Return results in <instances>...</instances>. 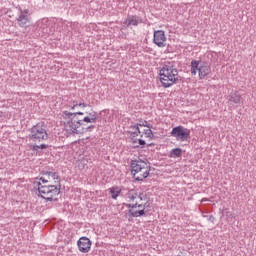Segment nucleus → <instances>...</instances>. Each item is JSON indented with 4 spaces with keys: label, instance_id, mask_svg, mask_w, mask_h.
I'll return each instance as SVG.
<instances>
[{
    "label": "nucleus",
    "instance_id": "9d476101",
    "mask_svg": "<svg viewBox=\"0 0 256 256\" xmlns=\"http://www.w3.org/2000/svg\"><path fill=\"white\" fill-rule=\"evenodd\" d=\"M153 42L157 45V47H160V48L167 47V36L165 35V31L163 30L154 31Z\"/></svg>",
    "mask_w": 256,
    "mask_h": 256
},
{
    "label": "nucleus",
    "instance_id": "f03ea898",
    "mask_svg": "<svg viewBox=\"0 0 256 256\" xmlns=\"http://www.w3.org/2000/svg\"><path fill=\"white\" fill-rule=\"evenodd\" d=\"M38 193L46 201H57L61 193L59 175L55 172L43 174L36 182Z\"/></svg>",
    "mask_w": 256,
    "mask_h": 256
},
{
    "label": "nucleus",
    "instance_id": "20e7f679",
    "mask_svg": "<svg viewBox=\"0 0 256 256\" xmlns=\"http://www.w3.org/2000/svg\"><path fill=\"white\" fill-rule=\"evenodd\" d=\"M159 79L162 87L169 89V87H173V85L179 83V71L171 66L165 65L159 70Z\"/></svg>",
    "mask_w": 256,
    "mask_h": 256
},
{
    "label": "nucleus",
    "instance_id": "6ab92c4d",
    "mask_svg": "<svg viewBox=\"0 0 256 256\" xmlns=\"http://www.w3.org/2000/svg\"><path fill=\"white\" fill-rule=\"evenodd\" d=\"M203 201H207V198H203V199H202V203H203Z\"/></svg>",
    "mask_w": 256,
    "mask_h": 256
},
{
    "label": "nucleus",
    "instance_id": "f3484780",
    "mask_svg": "<svg viewBox=\"0 0 256 256\" xmlns=\"http://www.w3.org/2000/svg\"><path fill=\"white\" fill-rule=\"evenodd\" d=\"M37 149H47V145L41 144L40 146H36Z\"/></svg>",
    "mask_w": 256,
    "mask_h": 256
},
{
    "label": "nucleus",
    "instance_id": "2eb2a0df",
    "mask_svg": "<svg viewBox=\"0 0 256 256\" xmlns=\"http://www.w3.org/2000/svg\"><path fill=\"white\" fill-rule=\"evenodd\" d=\"M110 195L112 199H117L119 195H121V189L119 187L109 188Z\"/></svg>",
    "mask_w": 256,
    "mask_h": 256
},
{
    "label": "nucleus",
    "instance_id": "dca6fc26",
    "mask_svg": "<svg viewBox=\"0 0 256 256\" xmlns=\"http://www.w3.org/2000/svg\"><path fill=\"white\" fill-rule=\"evenodd\" d=\"M229 101H231V103L239 104L241 103V95L233 94L230 96Z\"/></svg>",
    "mask_w": 256,
    "mask_h": 256
},
{
    "label": "nucleus",
    "instance_id": "9b49d317",
    "mask_svg": "<svg viewBox=\"0 0 256 256\" xmlns=\"http://www.w3.org/2000/svg\"><path fill=\"white\" fill-rule=\"evenodd\" d=\"M16 21L19 27L27 29V27H29V9H20V13Z\"/></svg>",
    "mask_w": 256,
    "mask_h": 256
},
{
    "label": "nucleus",
    "instance_id": "6e6552de",
    "mask_svg": "<svg viewBox=\"0 0 256 256\" xmlns=\"http://www.w3.org/2000/svg\"><path fill=\"white\" fill-rule=\"evenodd\" d=\"M198 75L200 79H205L207 75L211 73V66L206 62H199L197 60H193L191 62V73L192 75Z\"/></svg>",
    "mask_w": 256,
    "mask_h": 256
},
{
    "label": "nucleus",
    "instance_id": "f8f14e48",
    "mask_svg": "<svg viewBox=\"0 0 256 256\" xmlns=\"http://www.w3.org/2000/svg\"><path fill=\"white\" fill-rule=\"evenodd\" d=\"M91 245L92 242L87 237H81L77 242L78 249L81 253H89L91 251Z\"/></svg>",
    "mask_w": 256,
    "mask_h": 256
},
{
    "label": "nucleus",
    "instance_id": "ddd939ff",
    "mask_svg": "<svg viewBox=\"0 0 256 256\" xmlns=\"http://www.w3.org/2000/svg\"><path fill=\"white\" fill-rule=\"evenodd\" d=\"M139 23H140L139 17H137L135 15H129L124 20L123 27H131V26L137 27V25H139Z\"/></svg>",
    "mask_w": 256,
    "mask_h": 256
},
{
    "label": "nucleus",
    "instance_id": "0eeeda50",
    "mask_svg": "<svg viewBox=\"0 0 256 256\" xmlns=\"http://www.w3.org/2000/svg\"><path fill=\"white\" fill-rule=\"evenodd\" d=\"M49 135L47 134V128L45 126V123L39 122L35 126H33L30 130L29 139L31 141H38L41 143V141L47 140Z\"/></svg>",
    "mask_w": 256,
    "mask_h": 256
},
{
    "label": "nucleus",
    "instance_id": "1a4fd4ad",
    "mask_svg": "<svg viewBox=\"0 0 256 256\" xmlns=\"http://www.w3.org/2000/svg\"><path fill=\"white\" fill-rule=\"evenodd\" d=\"M171 137H174L176 141H187L191 137V130L185 126H176L170 132Z\"/></svg>",
    "mask_w": 256,
    "mask_h": 256
},
{
    "label": "nucleus",
    "instance_id": "39448f33",
    "mask_svg": "<svg viewBox=\"0 0 256 256\" xmlns=\"http://www.w3.org/2000/svg\"><path fill=\"white\" fill-rule=\"evenodd\" d=\"M128 135L130 139H137V137H140V139H148V141H152L153 137L155 135L153 134V130H151V126L147 125V121L144 123H136L129 127Z\"/></svg>",
    "mask_w": 256,
    "mask_h": 256
},
{
    "label": "nucleus",
    "instance_id": "f257e3e1",
    "mask_svg": "<svg viewBox=\"0 0 256 256\" xmlns=\"http://www.w3.org/2000/svg\"><path fill=\"white\" fill-rule=\"evenodd\" d=\"M86 107H91V105L85 102L73 101L69 105V109L75 112H69L67 110L62 112L61 123L66 133L70 135H85V133H89L95 129V126L89 124L97 123V112L91 108L85 115L83 109H86ZM79 117H83V119Z\"/></svg>",
    "mask_w": 256,
    "mask_h": 256
},
{
    "label": "nucleus",
    "instance_id": "423d86ee",
    "mask_svg": "<svg viewBox=\"0 0 256 256\" xmlns=\"http://www.w3.org/2000/svg\"><path fill=\"white\" fill-rule=\"evenodd\" d=\"M131 174L135 181H145L151 175V165L143 160H132Z\"/></svg>",
    "mask_w": 256,
    "mask_h": 256
},
{
    "label": "nucleus",
    "instance_id": "4468645a",
    "mask_svg": "<svg viewBox=\"0 0 256 256\" xmlns=\"http://www.w3.org/2000/svg\"><path fill=\"white\" fill-rule=\"evenodd\" d=\"M183 155V150L181 148H174L170 151L169 157L175 159Z\"/></svg>",
    "mask_w": 256,
    "mask_h": 256
},
{
    "label": "nucleus",
    "instance_id": "a211bd4d",
    "mask_svg": "<svg viewBox=\"0 0 256 256\" xmlns=\"http://www.w3.org/2000/svg\"><path fill=\"white\" fill-rule=\"evenodd\" d=\"M138 143H139V145H145L146 143H145V140H143V139H138Z\"/></svg>",
    "mask_w": 256,
    "mask_h": 256
},
{
    "label": "nucleus",
    "instance_id": "7ed1b4c3",
    "mask_svg": "<svg viewBox=\"0 0 256 256\" xmlns=\"http://www.w3.org/2000/svg\"><path fill=\"white\" fill-rule=\"evenodd\" d=\"M126 207L129 209L131 217H143L145 210L149 207V199H147V195L143 193L130 190L128 192V203Z\"/></svg>",
    "mask_w": 256,
    "mask_h": 256
}]
</instances>
